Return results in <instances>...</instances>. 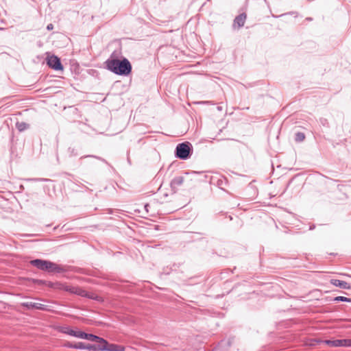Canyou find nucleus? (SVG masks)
<instances>
[{"label":"nucleus","mask_w":351,"mask_h":351,"mask_svg":"<svg viewBox=\"0 0 351 351\" xmlns=\"http://www.w3.org/2000/svg\"><path fill=\"white\" fill-rule=\"evenodd\" d=\"M105 63L107 69L117 75H128L132 71V65L127 58L121 60L109 58Z\"/></svg>","instance_id":"nucleus-1"},{"label":"nucleus","mask_w":351,"mask_h":351,"mask_svg":"<svg viewBox=\"0 0 351 351\" xmlns=\"http://www.w3.org/2000/svg\"><path fill=\"white\" fill-rule=\"evenodd\" d=\"M30 263L36 268L48 272L60 273L63 270L61 267L49 261L35 259L31 261Z\"/></svg>","instance_id":"nucleus-2"},{"label":"nucleus","mask_w":351,"mask_h":351,"mask_svg":"<svg viewBox=\"0 0 351 351\" xmlns=\"http://www.w3.org/2000/svg\"><path fill=\"white\" fill-rule=\"evenodd\" d=\"M176 156L181 160H186L191 156V144L184 142L178 144L176 148Z\"/></svg>","instance_id":"nucleus-3"},{"label":"nucleus","mask_w":351,"mask_h":351,"mask_svg":"<svg viewBox=\"0 0 351 351\" xmlns=\"http://www.w3.org/2000/svg\"><path fill=\"white\" fill-rule=\"evenodd\" d=\"M323 343L332 347H351V339L324 340Z\"/></svg>","instance_id":"nucleus-4"},{"label":"nucleus","mask_w":351,"mask_h":351,"mask_svg":"<svg viewBox=\"0 0 351 351\" xmlns=\"http://www.w3.org/2000/svg\"><path fill=\"white\" fill-rule=\"evenodd\" d=\"M47 63L50 68L56 71L63 69L60 58L55 55L49 56L47 58Z\"/></svg>","instance_id":"nucleus-5"},{"label":"nucleus","mask_w":351,"mask_h":351,"mask_svg":"<svg viewBox=\"0 0 351 351\" xmlns=\"http://www.w3.org/2000/svg\"><path fill=\"white\" fill-rule=\"evenodd\" d=\"M21 305L27 310L38 309L40 311H49L48 306L38 302H26L21 303Z\"/></svg>","instance_id":"nucleus-6"},{"label":"nucleus","mask_w":351,"mask_h":351,"mask_svg":"<svg viewBox=\"0 0 351 351\" xmlns=\"http://www.w3.org/2000/svg\"><path fill=\"white\" fill-rule=\"evenodd\" d=\"M123 351L124 349L123 347L116 345V344H110L106 341V343H101V351Z\"/></svg>","instance_id":"nucleus-7"},{"label":"nucleus","mask_w":351,"mask_h":351,"mask_svg":"<svg viewBox=\"0 0 351 351\" xmlns=\"http://www.w3.org/2000/svg\"><path fill=\"white\" fill-rule=\"evenodd\" d=\"M330 283L335 287H338L343 289H350L351 287L348 282L337 279L330 280Z\"/></svg>","instance_id":"nucleus-8"},{"label":"nucleus","mask_w":351,"mask_h":351,"mask_svg":"<svg viewBox=\"0 0 351 351\" xmlns=\"http://www.w3.org/2000/svg\"><path fill=\"white\" fill-rule=\"evenodd\" d=\"M184 182V177L177 176L175 177L171 182V187L173 191H176L179 186H180Z\"/></svg>","instance_id":"nucleus-9"},{"label":"nucleus","mask_w":351,"mask_h":351,"mask_svg":"<svg viewBox=\"0 0 351 351\" xmlns=\"http://www.w3.org/2000/svg\"><path fill=\"white\" fill-rule=\"evenodd\" d=\"M246 20V14L243 13L237 16L234 20V26L237 25L238 27H241L244 25Z\"/></svg>","instance_id":"nucleus-10"},{"label":"nucleus","mask_w":351,"mask_h":351,"mask_svg":"<svg viewBox=\"0 0 351 351\" xmlns=\"http://www.w3.org/2000/svg\"><path fill=\"white\" fill-rule=\"evenodd\" d=\"M86 339L96 341L98 343H106V340L93 334L86 333Z\"/></svg>","instance_id":"nucleus-11"},{"label":"nucleus","mask_w":351,"mask_h":351,"mask_svg":"<svg viewBox=\"0 0 351 351\" xmlns=\"http://www.w3.org/2000/svg\"><path fill=\"white\" fill-rule=\"evenodd\" d=\"M66 346L69 348H74L78 350H84V343L83 342H77V343H71L68 342L66 344Z\"/></svg>","instance_id":"nucleus-12"},{"label":"nucleus","mask_w":351,"mask_h":351,"mask_svg":"<svg viewBox=\"0 0 351 351\" xmlns=\"http://www.w3.org/2000/svg\"><path fill=\"white\" fill-rule=\"evenodd\" d=\"M84 350L88 351H101V343H99L98 345L84 344Z\"/></svg>","instance_id":"nucleus-13"},{"label":"nucleus","mask_w":351,"mask_h":351,"mask_svg":"<svg viewBox=\"0 0 351 351\" xmlns=\"http://www.w3.org/2000/svg\"><path fill=\"white\" fill-rule=\"evenodd\" d=\"M16 127L19 131L23 132L28 128V124L25 122H17L16 123Z\"/></svg>","instance_id":"nucleus-14"},{"label":"nucleus","mask_w":351,"mask_h":351,"mask_svg":"<svg viewBox=\"0 0 351 351\" xmlns=\"http://www.w3.org/2000/svg\"><path fill=\"white\" fill-rule=\"evenodd\" d=\"M61 331L65 334H67V335L73 336V337H75V333H76L75 330L70 328L69 327H65V328H62V330Z\"/></svg>","instance_id":"nucleus-15"},{"label":"nucleus","mask_w":351,"mask_h":351,"mask_svg":"<svg viewBox=\"0 0 351 351\" xmlns=\"http://www.w3.org/2000/svg\"><path fill=\"white\" fill-rule=\"evenodd\" d=\"M334 302H351V298H346L344 296H337L334 298L333 299Z\"/></svg>","instance_id":"nucleus-16"},{"label":"nucleus","mask_w":351,"mask_h":351,"mask_svg":"<svg viewBox=\"0 0 351 351\" xmlns=\"http://www.w3.org/2000/svg\"><path fill=\"white\" fill-rule=\"evenodd\" d=\"M305 138V135L304 133L302 132H297L295 134V141L297 142H302L304 140Z\"/></svg>","instance_id":"nucleus-17"},{"label":"nucleus","mask_w":351,"mask_h":351,"mask_svg":"<svg viewBox=\"0 0 351 351\" xmlns=\"http://www.w3.org/2000/svg\"><path fill=\"white\" fill-rule=\"evenodd\" d=\"M86 333L82 331H76L75 337L86 339Z\"/></svg>","instance_id":"nucleus-18"},{"label":"nucleus","mask_w":351,"mask_h":351,"mask_svg":"<svg viewBox=\"0 0 351 351\" xmlns=\"http://www.w3.org/2000/svg\"><path fill=\"white\" fill-rule=\"evenodd\" d=\"M75 294H77V295H82V296H86V291L82 289L81 288L77 287V292L75 293Z\"/></svg>","instance_id":"nucleus-19"},{"label":"nucleus","mask_w":351,"mask_h":351,"mask_svg":"<svg viewBox=\"0 0 351 351\" xmlns=\"http://www.w3.org/2000/svg\"><path fill=\"white\" fill-rule=\"evenodd\" d=\"M77 287H66V290L73 293H75L77 292Z\"/></svg>","instance_id":"nucleus-20"},{"label":"nucleus","mask_w":351,"mask_h":351,"mask_svg":"<svg viewBox=\"0 0 351 351\" xmlns=\"http://www.w3.org/2000/svg\"><path fill=\"white\" fill-rule=\"evenodd\" d=\"M323 343V341L318 339H312L310 346H315L317 343Z\"/></svg>","instance_id":"nucleus-21"},{"label":"nucleus","mask_w":351,"mask_h":351,"mask_svg":"<svg viewBox=\"0 0 351 351\" xmlns=\"http://www.w3.org/2000/svg\"><path fill=\"white\" fill-rule=\"evenodd\" d=\"M53 25H52V24H49V25L47 26V29L48 30H51V29H53Z\"/></svg>","instance_id":"nucleus-22"},{"label":"nucleus","mask_w":351,"mask_h":351,"mask_svg":"<svg viewBox=\"0 0 351 351\" xmlns=\"http://www.w3.org/2000/svg\"><path fill=\"white\" fill-rule=\"evenodd\" d=\"M69 149L71 150V154L72 155H73V156H76V155H77V154H76V153H75V152H74V151H75V149Z\"/></svg>","instance_id":"nucleus-23"},{"label":"nucleus","mask_w":351,"mask_h":351,"mask_svg":"<svg viewBox=\"0 0 351 351\" xmlns=\"http://www.w3.org/2000/svg\"><path fill=\"white\" fill-rule=\"evenodd\" d=\"M86 157H94V156L89 155V156H83V158H86ZM95 158H97V157L95 156ZM81 158H82V157Z\"/></svg>","instance_id":"nucleus-24"},{"label":"nucleus","mask_w":351,"mask_h":351,"mask_svg":"<svg viewBox=\"0 0 351 351\" xmlns=\"http://www.w3.org/2000/svg\"><path fill=\"white\" fill-rule=\"evenodd\" d=\"M147 207H148V205H147V204H146V205L145 206V209H147Z\"/></svg>","instance_id":"nucleus-25"}]
</instances>
